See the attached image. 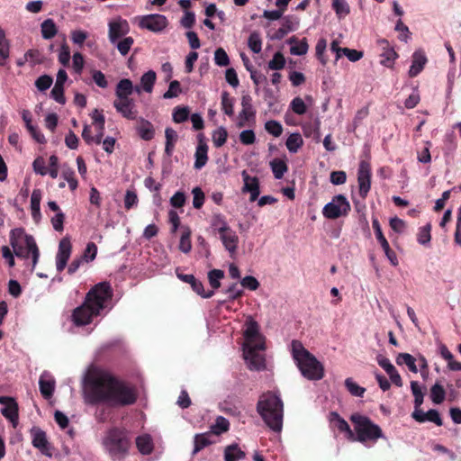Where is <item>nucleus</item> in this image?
<instances>
[{"mask_svg":"<svg viewBox=\"0 0 461 461\" xmlns=\"http://www.w3.org/2000/svg\"><path fill=\"white\" fill-rule=\"evenodd\" d=\"M428 59L423 50H417L411 56V65L409 69V77L418 76L424 68Z\"/></svg>","mask_w":461,"mask_h":461,"instance_id":"obj_22","label":"nucleus"},{"mask_svg":"<svg viewBox=\"0 0 461 461\" xmlns=\"http://www.w3.org/2000/svg\"><path fill=\"white\" fill-rule=\"evenodd\" d=\"M190 114V110L186 106H177L173 111V121L176 123L185 122Z\"/></svg>","mask_w":461,"mask_h":461,"instance_id":"obj_54","label":"nucleus"},{"mask_svg":"<svg viewBox=\"0 0 461 461\" xmlns=\"http://www.w3.org/2000/svg\"><path fill=\"white\" fill-rule=\"evenodd\" d=\"M221 106L224 113L232 116L234 113L233 100L227 92L221 94Z\"/></svg>","mask_w":461,"mask_h":461,"instance_id":"obj_63","label":"nucleus"},{"mask_svg":"<svg viewBox=\"0 0 461 461\" xmlns=\"http://www.w3.org/2000/svg\"><path fill=\"white\" fill-rule=\"evenodd\" d=\"M289 106L291 110L298 115H303L307 112V105L305 102L299 96L294 97L291 101Z\"/></svg>","mask_w":461,"mask_h":461,"instance_id":"obj_58","label":"nucleus"},{"mask_svg":"<svg viewBox=\"0 0 461 461\" xmlns=\"http://www.w3.org/2000/svg\"><path fill=\"white\" fill-rule=\"evenodd\" d=\"M394 30L399 32V40L403 42H407L411 38V32L409 28L399 19L395 24Z\"/></svg>","mask_w":461,"mask_h":461,"instance_id":"obj_62","label":"nucleus"},{"mask_svg":"<svg viewBox=\"0 0 461 461\" xmlns=\"http://www.w3.org/2000/svg\"><path fill=\"white\" fill-rule=\"evenodd\" d=\"M291 354L301 374L305 378L318 381L324 376L323 365L299 340L291 342Z\"/></svg>","mask_w":461,"mask_h":461,"instance_id":"obj_5","label":"nucleus"},{"mask_svg":"<svg viewBox=\"0 0 461 461\" xmlns=\"http://www.w3.org/2000/svg\"><path fill=\"white\" fill-rule=\"evenodd\" d=\"M359 195L365 199L371 187V169L366 161H361L357 172Z\"/></svg>","mask_w":461,"mask_h":461,"instance_id":"obj_12","label":"nucleus"},{"mask_svg":"<svg viewBox=\"0 0 461 461\" xmlns=\"http://www.w3.org/2000/svg\"><path fill=\"white\" fill-rule=\"evenodd\" d=\"M0 404L4 407L1 410L2 414L9 420L13 427L15 428L18 424V406L15 401L7 396L0 397Z\"/></svg>","mask_w":461,"mask_h":461,"instance_id":"obj_17","label":"nucleus"},{"mask_svg":"<svg viewBox=\"0 0 461 461\" xmlns=\"http://www.w3.org/2000/svg\"><path fill=\"white\" fill-rule=\"evenodd\" d=\"M411 390L414 397V407H420L424 399V388L417 381H411Z\"/></svg>","mask_w":461,"mask_h":461,"instance_id":"obj_41","label":"nucleus"},{"mask_svg":"<svg viewBox=\"0 0 461 461\" xmlns=\"http://www.w3.org/2000/svg\"><path fill=\"white\" fill-rule=\"evenodd\" d=\"M303 140L300 133H292L288 136L285 145L291 153H296L303 146Z\"/></svg>","mask_w":461,"mask_h":461,"instance_id":"obj_38","label":"nucleus"},{"mask_svg":"<svg viewBox=\"0 0 461 461\" xmlns=\"http://www.w3.org/2000/svg\"><path fill=\"white\" fill-rule=\"evenodd\" d=\"M383 369L389 375V378L393 384H395L397 387L402 386V377L392 362L384 366Z\"/></svg>","mask_w":461,"mask_h":461,"instance_id":"obj_47","label":"nucleus"},{"mask_svg":"<svg viewBox=\"0 0 461 461\" xmlns=\"http://www.w3.org/2000/svg\"><path fill=\"white\" fill-rule=\"evenodd\" d=\"M270 167L276 179H281L288 169L286 163L279 158L273 159L270 162Z\"/></svg>","mask_w":461,"mask_h":461,"instance_id":"obj_39","label":"nucleus"},{"mask_svg":"<svg viewBox=\"0 0 461 461\" xmlns=\"http://www.w3.org/2000/svg\"><path fill=\"white\" fill-rule=\"evenodd\" d=\"M376 43L382 51L380 54L381 65L386 68H393L394 61L398 58V54L394 50L393 47H392L389 41L385 39H379Z\"/></svg>","mask_w":461,"mask_h":461,"instance_id":"obj_15","label":"nucleus"},{"mask_svg":"<svg viewBox=\"0 0 461 461\" xmlns=\"http://www.w3.org/2000/svg\"><path fill=\"white\" fill-rule=\"evenodd\" d=\"M40 391L42 396L49 399L52 396L55 388V380L48 372H43L39 380Z\"/></svg>","mask_w":461,"mask_h":461,"instance_id":"obj_23","label":"nucleus"},{"mask_svg":"<svg viewBox=\"0 0 461 461\" xmlns=\"http://www.w3.org/2000/svg\"><path fill=\"white\" fill-rule=\"evenodd\" d=\"M129 32V23L121 16H117L108 23V38L112 44H115L118 40L126 37Z\"/></svg>","mask_w":461,"mask_h":461,"instance_id":"obj_10","label":"nucleus"},{"mask_svg":"<svg viewBox=\"0 0 461 461\" xmlns=\"http://www.w3.org/2000/svg\"><path fill=\"white\" fill-rule=\"evenodd\" d=\"M245 452L238 444H231L224 449V461H240L245 457Z\"/></svg>","mask_w":461,"mask_h":461,"instance_id":"obj_28","label":"nucleus"},{"mask_svg":"<svg viewBox=\"0 0 461 461\" xmlns=\"http://www.w3.org/2000/svg\"><path fill=\"white\" fill-rule=\"evenodd\" d=\"M133 42L134 41L131 37H124L120 41L118 40L114 45L121 55L126 56L133 45Z\"/></svg>","mask_w":461,"mask_h":461,"instance_id":"obj_53","label":"nucleus"},{"mask_svg":"<svg viewBox=\"0 0 461 461\" xmlns=\"http://www.w3.org/2000/svg\"><path fill=\"white\" fill-rule=\"evenodd\" d=\"M383 369L389 375V378L393 384H395L397 387L402 386V377L392 362L384 366Z\"/></svg>","mask_w":461,"mask_h":461,"instance_id":"obj_46","label":"nucleus"},{"mask_svg":"<svg viewBox=\"0 0 461 461\" xmlns=\"http://www.w3.org/2000/svg\"><path fill=\"white\" fill-rule=\"evenodd\" d=\"M97 255V246L94 242L87 243L83 255L80 257L84 262L89 263L95 259Z\"/></svg>","mask_w":461,"mask_h":461,"instance_id":"obj_55","label":"nucleus"},{"mask_svg":"<svg viewBox=\"0 0 461 461\" xmlns=\"http://www.w3.org/2000/svg\"><path fill=\"white\" fill-rule=\"evenodd\" d=\"M350 420L360 442L376 441L378 438H384L380 427L373 423L369 418L355 413L351 415Z\"/></svg>","mask_w":461,"mask_h":461,"instance_id":"obj_7","label":"nucleus"},{"mask_svg":"<svg viewBox=\"0 0 461 461\" xmlns=\"http://www.w3.org/2000/svg\"><path fill=\"white\" fill-rule=\"evenodd\" d=\"M157 80V75L155 71L149 70L144 73L140 77V87L144 88V92L150 94L153 91L154 85Z\"/></svg>","mask_w":461,"mask_h":461,"instance_id":"obj_31","label":"nucleus"},{"mask_svg":"<svg viewBox=\"0 0 461 461\" xmlns=\"http://www.w3.org/2000/svg\"><path fill=\"white\" fill-rule=\"evenodd\" d=\"M24 244L27 249V254L32 255V269L36 267L39 258H40V251L37 247V244L31 235H25L24 237Z\"/></svg>","mask_w":461,"mask_h":461,"instance_id":"obj_30","label":"nucleus"},{"mask_svg":"<svg viewBox=\"0 0 461 461\" xmlns=\"http://www.w3.org/2000/svg\"><path fill=\"white\" fill-rule=\"evenodd\" d=\"M133 93V84L128 78L121 79L115 87L116 98H131L130 96Z\"/></svg>","mask_w":461,"mask_h":461,"instance_id":"obj_27","label":"nucleus"},{"mask_svg":"<svg viewBox=\"0 0 461 461\" xmlns=\"http://www.w3.org/2000/svg\"><path fill=\"white\" fill-rule=\"evenodd\" d=\"M257 411L273 431L282 430L284 404L279 394L272 392L263 393L257 403Z\"/></svg>","mask_w":461,"mask_h":461,"instance_id":"obj_4","label":"nucleus"},{"mask_svg":"<svg viewBox=\"0 0 461 461\" xmlns=\"http://www.w3.org/2000/svg\"><path fill=\"white\" fill-rule=\"evenodd\" d=\"M10 44L5 32L0 28V66H4L9 58Z\"/></svg>","mask_w":461,"mask_h":461,"instance_id":"obj_34","label":"nucleus"},{"mask_svg":"<svg viewBox=\"0 0 461 461\" xmlns=\"http://www.w3.org/2000/svg\"><path fill=\"white\" fill-rule=\"evenodd\" d=\"M331 6L339 19L345 18L350 13L347 0H332Z\"/></svg>","mask_w":461,"mask_h":461,"instance_id":"obj_36","label":"nucleus"},{"mask_svg":"<svg viewBox=\"0 0 461 461\" xmlns=\"http://www.w3.org/2000/svg\"><path fill=\"white\" fill-rule=\"evenodd\" d=\"M178 248L185 254L189 253L192 249L191 230L187 227L182 228Z\"/></svg>","mask_w":461,"mask_h":461,"instance_id":"obj_35","label":"nucleus"},{"mask_svg":"<svg viewBox=\"0 0 461 461\" xmlns=\"http://www.w3.org/2000/svg\"><path fill=\"white\" fill-rule=\"evenodd\" d=\"M256 120V110L250 95H243L241 98V110L238 115L237 125L240 128L251 125Z\"/></svg>","mask_w":461,"mask_h":461,"instance_id":"obj_11","label":"nucleus"},{"mask_svg":"<svg viewBox=\"0 0 461 461\" xmlns=\"http://www.w3.org/2000/svg\"><path fill=\"white\" fill-rule=\"evenodd\" d=\"M208 146L207 144L203 140H200L198 142V145L195 149L194 153V167L195 169H201L203 167L208 160Z\"/></svg>","mask_w":461,"mask_h":461,"instance_id":"obj_24","label":"nucleus"},{"mask_svg":"<svg viewBox=\"0 0 461 461\" xmlns=\"http://www.w3.org/2000/svg\"><path fill=\"white\" fill-rule=\"evenodd\" d=\"M350 209V203L347 197L343 194H337L333 196L330 203L324 205L322 214L327 219L335 220L347 216Z\"/></svg>","mask_w":461,"mask_h":461,"instance_id":"obj_8","label":"nucleus"},{"mask_svg":"<svg viewBox=\"0 0 461 461\" xmlns=\"http://www.w3.org/2000/svg\"><path fill=\"white\" fill-rule=\"evenodd\" d=\"M224 276V272L220 269H212L208 273V279L211 286L217 289L221 286V280Z\"/></svg>","mask_w":461,"mask_h":461,"instance_id":"obj_57","label":"nucleus"},{"mask_svg":"<svg viewBox=\"0 0 461 461\" xmlns=\"http://www.w3.org/2000/svg\"><path fill=\"white\" fill-rule=\"evenodd\" d=\"M166 147L165 152L167 156H171L174 150L175 143L177 140V133L172 128H167L165 131Z\"/></svg>","mask_w":461,"mask_h":461,"instance_id":"obj_37","label":"nucleus"},{"mask_svg":"<svg viewBox=\"0 0 461 461\" xmlns=\"http://www.w3.org/2000/svg\"><path fill=\"white\" fill-rule=\"evenodd\" d=\"M167 24V19L163 14H152L139 17V26L152 32H162Z\"/></svg>","mask_w":461,"mask_h":461,"instance_id":"obj_9","label":"nucleus"},{"mask_svg":"<svg viewBox=\"0 0 461 461\" xmlns=\"http://www.w3.org/2000/svg\"><path fill=\"white\" fill-rule=\"evenodd\" d=\"M300 21L297 17L288 15L283 19L282 26L270 36L271 40L280 41L286 34L299 28Z\"/></svg>","mask_w":461,"mask_h":461,"instance_id":"obj_18","label":"nucleus"},{"mask_svg":"<svg viewBox=\"0 0 461 461\" xmlns=\"http://www.w3.org/2000/svg\"><path fill=\"white\" fill-rule=\"evenodd\" d=\"M268 68L272 70L283 69L285 66V59L281 52H276L273 59L267 64Z\"/></svg>","mask_w":461,"mask_h":461,"instance_id":"obj_59","label":"nucleus"},{"mask_svg":"<svg viewBox=\"0 0 461 461\" xmlns=\"http://www.w3.org/2000/svg\"><path fill=\"white\" fill-rule=\"evenodd\" d=\"M32 444L38 448L41 454L47 456H52V447L47 439L46 433L38 427L31 429Z\"/></svg>","mask_w":461,"mask_h":461,"instance_id":"obj_13","label":"nucleus"},{"mask_svg":"<svg viewBox=\"0 0 461 461\" xmlns=\"http://www.w3.org/2000/svg\"><path fill=\"white\" fill-rule=\"evenodd\" d=\"M41 36L45 40H50L58 32L56 23L52 19H47L41 24Z\"/></svg>","mask_w":461,"mask_h":461,"instance_id":"obj_33","label":"nucleus"},{"mask_svg":"<svg viewBox=\"0 0 461 461\" xmlns=\"http://www.w3.org/2000/svg\"><path fill=\"white\" fill-rule=\"evenodd\" d=\"M72 251V245L69 238H63L59 244L58 252L56 255V268L58 272L65 269L67 263L70 258Z\"/></svg>","mask_w":461,"mask_h":461,"instance_id":"obj_14","label":"nucleus"},{"mask_svg":"<svg viewBox=\"0 0 461 461\" xmlns=\"http://www.w3.org/2000/svg\"><path fill=\"white\" fill-rule=\"evenodd\" d=\"M131 445L128 431L120 428L108 429L102 439V446L105 453L113 460L124 458L129 454Z\"/></svg>","mask_w":461,"mask_h":461,"instance_id":"obj_6","label":"nucleus"},{"mask_svg":"<svg viewBox=\"0 0 461 461\" xmlns=\"http://www.w3.org/2000/svg\"><path fill=\"white\" fill-rule=\"evenodd\" d=\"M70 50L66 42L62 43L58 53V60L59 62L64 66L68 67L70 61Z\"/></svg>","mask_w":461,"mask_h":461,"instance_id":"obj_56","label":"nucleus"},{"mask_svg":"<svg viewBox=\"0 0 461 461\" xmlns=\"http://www.w3.org/2000/svg\"><path fill=\"white\" fill-rule=\"evenodd\" d=\"M345 386L348 391L353 396L362 397L366 392V389L360 385H358L352 378H347L345 380Z\"/></svg>","mask_w":461,"mask_h":461,"instance_id":"obj_51","label":"nucleus"},{"mask_svg":"<svg viewBox=\"0 0 461 461\" xmlns=\"http://www.w3.org/2000/svg\"><path fill=\"white\" fill-rule=\"evenodd\" d=\"M228 133L225 128L219 127L212 132V142L216 148L223 146L227 140Z\"/></svg>","mask_w":461,"mask_h":461,"instance_id":"obj_50","label":"nucleus"},{"mask_svg":"<svg viewBox=\"0 0 461 461\" xmlns=\"http://www.w3.org/2000/svg\"><path fill=\"white\" fill-rule=\"evenodd\" d=\"M383 369L389 375V378L393 384H395L397 387L402 386V377L392 362L384 366Z\"/></svg>","mask_w":461,"mask_h":461,"instance_id":"obj_45","label":"nucleus"},{"mask_svg":"<svg viewBox=\"0 0 461 461\" xmlns=\"http://www.w3.org/2000/svg\"><path fill=\"white\" fill-rule=\"evenodd\" d=\"M265 130L274 137H280L283 133L282 124L276 120H269L265 123Z\"/></svg>","mask_w":461,"mask_h":461,"instance_id":"obj_52","label":"nucleus"},{"mask_svg":"<svg viewBox=\"0 0 461 461\" xmlns=\"http://www.w3.org/2000/svg\"><path fill=\"white\" fill-rule=\"evenodd\" d=\"M429 397L433 403L440 404L446 397V391L439 382H436L430 388Z\"/></svg>","mask_w":461,"mask_h":461,"instance_id":"obj_32","label":"nucleus"},{"mask_svg":"<svg viewBox=\"0 0 461 461\" xmlns=\"http://www.w3.org/2000/svg\"><path fill=\"white\" fill-rule=\"evenodd\" d=\"M135 444L139 452L142 455H149L154 448L152 437L147 433L138 436Z\"/></svg>","mask_w":461,"mask_h":461,"instance_id":"obj_25","label":"nucleus"},{"mask_svg":"<svg viewBox=\"0 0 461 461\" xmlns=\"http://www.w3.org/2000/svg\"><path fill=\"white\" fill-rule=\"evenodd\" d=\"M86 401L89 403L105 402L113 406L135 402V390L102 370H95L88 378Z\"/></svg>","mask_w":461,"mask_h":461,"instance_id":"obj_1","label":"nucleus"},{"mask_svg":"<svg viewBox=\"0 0 461 461\" xmlns=\"http://www.w3.org/2000/svg\"><path fill=\"white\" fill-rule=\"evenodd\" d=\"M287 43L290 47V53L294 56H303L308 52L309 45L306 39L298 40L295 36L291 37Z\"/></svg>","mask_w":461,"mask_h":461,"instance_id":"obj_26","label":"nucleus"},{"mask_svg":"<svg viewBox=\"0 0 461 461\" xmlns=\"http://www.w3.org/2000/svg\"><path fill=\"white\" fill-rule=\"evenodd\" d=\"M214 62L219 67H227L230 64L229 56L222 48H218L214 51Z\"/></svg>","mask_w":461,"mask_h":461,"instance_id":"obj_61","label":"nucleus"},{"mask_svg":"<svg viewBox=\"0 0 461 461\" xmlns=\"http://www.w3.org/2000/svg\"><path fill=\"white\" fill-rule=\"evenodd\" d=\"M212 227L218 232V234L222 233L225 230L230 229V227L224 220L223 216L221 214H215L212 220Z\"/></svg>","mask_w":461,"mask_h":461,"instance_id":"obj_60","label":"nucleus"},{"mask_svg":"<svg viewBox=\"0 0 461 461\" xmlns=\"http://www.w3.org/2000/svg\"><path fill=\"white\" fill-rule=\"evenodd\" d=\"M242 178L244 182L242 191L250 194V202L256 201L260 194L258 179L255 176H249L246 171L242 172Z\"/></svg>","mask_w":461,"mask_h":461,"instance_id":"obj_21","label":"nucleus"},{"mask_svg":"<svg viewBox=\"0 0 461 461\" xmlns=\"http://www.w3.org/2000/svg\"><path fill=\"white\" fill-rule=\"evenodd\" d=\"M33 171L40 176L48 175V167L46 165L45 159L41 157H38L34 159L32 163Z\"/></svg>","mask_w":461,"mask_h":461,"instance_id":"obj_64","label":"nucleus"},{"mask_svg":"<svg viewBox=\"0 0 461 461\" xmlns=\"http://www.w3.org/2000/svg\"><path fill=\"white\" fill-rule=\"evenodd\" d=\"M211 443L212 441L210 440V435L208 433L195 435L194 440V447L193 450V455L197 454L200 450Z\"/></svg>","mask_w":461,"mask_h":461,"instance_id":"obj_44","label":"nucleus"},{"mask_svg":"<svg viewBox=\"0 0 461 461\" xmlns=\"http://www.w3.org/2000/svg\"><path fill=\"white\" fill-rule=\"evenodd\" d=\"M137 131L140 138L145 140H149L154 137L153 126L148 121L142 120Z\"/></svg>","mask_w":461,"mask_h":461,"instance_id":"obj_42","label":"nucleus"},{"mask_svg":"<svg viewBox=\"0 0 461 461\" xmlns=\"http://www.w3.org/2000/svg\"><path fill=\"white\" fill-rule=\"evenodd\" d=\"M113 106L126 119L134 120L137 117L136 104L132 98H116Z\"/></svg>","mask_w":461,"mask_h":461,"instance_id":"obj_16","label":"nucleus"},{"mask_svg":"<svg viewBox=\"0 0 461 461\" xmlns=\"http://www.w3.org/2000/svg\"><path fill=\"white\" fill-rule=\"evenodd\" d=\"M431 224L427 223L426 225L420 227L417 233V240L420 245L428 246L431 240Z\"/></svg>","mask_w":461,"mask_h":461,"instance_id":"obj_43","label":"nucleus"},{"mask_svg":"<svg viewBox=\"0 0 461 461\" xmlns=\"http://www.w3.org/2000/svg\"><path fill=\"white\" fill-rule=\"evenodd\" d=\"M113 290L109 283L101 282L95 285L86 294L82 305L76 308L72 321L77 326H85L93 321L95 317L108 312L111 307Z\"/></svg>","mask_w":461,"mask_h":461,"instance_id":"obj_2","label":"nucleus"},{"mask_svg":"<svg viewBox=\"0 0 461 461\" xmlns=\"http://www.w3.org/2000/svg\"><path fill=\"white\" fill-rule=\"evenodd\" d=\"M248 45L250 50L256 54L261 51L262 41L258 32H253L250 33L248 40Z\"/></svg>","mask_w":461,"mask_h":461,"instance_id":"obj_49","label":"nucleus"},{"mask_svg":"<svg viewBox=\"0 0 461 461\" xmlns=\"http://www.w3.org/2000/svg\"><path fill=\"white\" fill-rule=\"evenodd\" d=\"M396 364L399 366L405 365L408 369L412 373H418L417 359L414 356L409 353H399L396 357Z\"/></svg>","mask_w":461,"mask_h":461,"instance_id":"obj_29","label":"nucleus"},{"mask_svg":"<svg viewBox=\"0 0 461 461\" xmlns=\"http://www.w3.org/2000/svg\"><path fill=\"white\" fill-rule=\"evenodd\" d=\"M243 356L250 370H262L266 366L265 357V339L259 331L258 322L251 317H249L245 323L243 332Z\"/></svg>","mask_w":461,"mask_h":461,"instance_id":"obj_3","label":"nucleus"},{"mask_svg":"<svg viewBox=\"0 0 461 461\" xmlns=\"http://www.w3.org/2000/svg\"><path fill=\"white\" fill-rule=\"evenodd\" d=\"M383 369L389 375V378L393 384H395L397 387L402 386V377L392 362L384 366Z\"/></svg>","mask_w":461,"mask_h":461,"instance_id":"obj_48","label":"nucleus"},{"mask_svg":"<svg viewBox=\"0 0 461 461\" xmlns=\"http://www.w3.org/2000/svg\"><path fill=\"white\" fill-rule=\"evenodd\" d=\"M219 237L224 249L229 252L230 256L233 258L237 252L240 241L237 232L230 228L225 230V231L222 233L219 234Z\"/></svg>","mask_w":461,"mask_h":461,"instance_id":"obj_19","label":"nucleus"},{"mask_svg":"<svg viewBox=\"0 0 461 461\" xmlns=\"http://www.w3.org/2000/svg\"><path fill=\"white\" fill-rule=\"evenodd\" d=\"M229 428V420L222 416H218L215 422L211 426V431L215 435H221V433L228 431Z\"/></svg>","mask_w":461,"mask_h":461,"instance_id":"obj_40","label":"nucleus"},{"mask_svg":"<svg viewBox=\"0 0 461 461\" xmlns=\"http://www.w3.org/2000/svg\"><path fill=\"white\" fill-rule=\"evenodd\" d=\"M22 119L25 124V128L30 132L32 139L41 144L46 142L44 135L41 133L40 129L32 123V115L29 110L23 109L20 112Z\"/></svg>","mask_w":461,"mask_h":461,"instance_id":"obj_20","label":"nucleus"}]
</instances>
